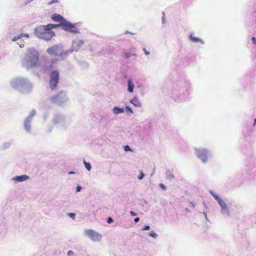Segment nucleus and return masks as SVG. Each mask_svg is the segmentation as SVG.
I'll list each match as a JSON object with an SVG mask.
<instances>
[{
	"instance_id": "nucleus-31",
	"label": "nucleus",
	"mask_w": 256,
	"mask_h": 256,
	"mask_svg": "<svg viewBox=\"0 0 256 256\" xmlns=\"http://www.w3.org/2000/svg\"><path fill=\"white\" fill-rule=\"evenodd\" d=\"M74 254V252H73L72 250H69L68 252V256H71L72 254Z\"/></svg>"
},
{
	"instance_id": "nucleus-24",
	"label": "nucleus",
	"mask_w": 256,
	"mask_h": 256,
	"mask_svg": "<svg viewBox=\"0 0 256 256\" xmlns=\"http://www.w3.org/2000/svg\"><path fill=\"white\" fill-rule=\"evenodd\" d=\"M113 222V220L112 218L110 217H109L108 218V220H107V222L108 224H110L111 222Z\"/></svg>"
},
{
	"instance_id": "nucleus-17",
	"label": "nucleus",
	"mask_w": 256,
	"mask_h": 256,
	"mask_svg": "<svg viewBox=\"0 0 256 256\" xmlns=\"http://www.w3.org/2000/svg\"><path fill=\"white\" fill-rule=\"evenodd\" d=\"M190 40L192 42H197L200 41V38H196V37H193L192 36V35L190 36Z\"/></svg>"
},
{
	"instance_id": "nucleus-16",
	"label": "nucleus",
	"mask_w": 256,
	"mask_h": 256,
	"mask_svg": "<svg viewBox=\"0 0 256 256\" xmlns=\"http://www.w3.org/2000/svg\"><path fill=\"white\" fill-rule=\"evenodd\" d=\"M84 165L85 168H86V169L90 171V170H91L90 164V163H88V162H86V161H84Z\"/></svg>"
},
{
	"instance_id": "nucleus-26",
	"label": "nucleus",
	"mask_w": 256,
	"mask_h": 256,
	"mask_svg": "<svg viewBox=\"0 0 256 256\" xmlns=\"http://www.w3.org/2000/svg\"><path fill=\"white\" fill-rule=\"evenodd\" d=\"M160 187L163 190H166V187L165 186L162 184H160Z\"/></svg>"
},
{
	"instance_id": "nucleus-18",
	"label": "nucleus",
	"mask_w": 256,
	"mask_h": 256,
	"mask_svg": "<svg viewBox=\"0 0 256 256\" xmlns=\"http://www.w3.org/2000/svg\"><path fill=\"white\" fill-rule=\"evenodd\" d=\"M131 56V54L129 52H124V56L126 58H128Z\"/></svg>"
},
{
	"instance_id": "nucleus-11",
	"label": "nucleus",
	"mask_w": 256,
	"mask_h": 256,
	"mask_svg": "<svg viewBox=\"0 0 256 256\" xmlns=\"http://www.w3.org/2000/svg\"><path fill=\"white\" fill-rule=\"evenodd\" d=\"M213 196L215 198V199L218 201V202L222 208H226V204L222 199H221L220 197H218L217 196L214 194Z\"/></svg>"
},
{
	"instance_id": "nucleus-27",
	"label": "nucleus",
	"mask_w": 256,
	"mask_h": 256,
	"mask_svg": "<svg viewBox=\"0 0 256 256\" xmlns=\"http://www.w3.org/2000/svg\"><path fill=\"white\" fill-rule=\"evenodd\" d=\"M20 38V36H14L13 38H12V41H16L17 40H18Z\"/></svg>"
},
{
	"instance_id": "nucleus-1",
	"label": "nucleus",
	"mask_w": 256,
	"mask_h": 256,
	"mask_svg": "<svg viewBox=\"0 0 256 256\" xmlns=\"http://www.w3.org/2000/svg\"><path fill=\"white\" fill-rule=\"evenodd\" d=\"M58 24H50L46 26H40L36 28L37 36L46 40H50L55 36V33L52 30V28H58Z\"/></svg>"
},
{
	"instance_id": "nucleus-38",
	"label": "nucleus",
	"mask_w": 256,
	"mask_h": 256,
	"mask_svg": "<svg viewBox=\"0 0 256 256\" xmlns=\"http://www.w3.org/2000/svg\"><path fill=\"white\" fill-rule=\"evenodd\" d=\"M68 174H74V172H68Z\"/></svg>"
},
{
	"instance_id": "nucleus-23",
	"label": "nucleus",
	"mask_w": 256,
	"mask_h": 256,
	"mask_svg": "<svg viewBox=\"0 0 256 256\" xmlns=\"http://www.w3.org/2000/svg\"><path fill=\"white\" fill-rule=\"evenodd\" d=\"M144 176V174H143V172H140V174L138 176V179L139 180H142Z\"/></svg>"
},
{
	"instance_id": "nucleus-8",
	"label": "nucleus",
	"mask_w": 256,
	"mask_h": 256,
	"mask_svg": "<svg viewBox=\"0 0 256 256\" xmlns=\"http://www.w3.org/2000/svg\"><path fill=\"white\" fill-rule=\"evenodd\" d=\"M64 96H65L64 94H63L62 92H60L52 97L50 99V100L53 104H59L62 102Z\"/></svg>"
},
{
	"instance_id": "nucleus-40",
	"label": "nucleus",
	"mask_w": 256,
	"mask_h": 256,
	"mask_svg": "<svg viewBox=\"0 0 256 256\" xmlns=\"http://www.w3.org/2000/svg\"><path fill=\"white\" fill-rule=\"evenodd\" d=\"M170 176H172V178H174V176L172 174H170Z\"/></svg>"
},
{
	"instance_id": "nucleus-32",
	"label": "nucleus",
	"mask_w": 256,
	"mask_h": 256,
	"mask_svg": "<svg viewBox=\"0 0 256 256\" xmlns=\"http://www.w3.org/2000/svg\"><path fill=\"white\" fill-rule=\"evenodd\" d=\"M252 40L253 41L254 44H256V38H255V37H252Z\"/></svg>"
},
{
	"instance_id": "nucleus-35",
	"label": "nucleus",
	"mask_w": 256,
	"mask_h": 256,
	"mask_svg": "<svg viewBox=\"0 0 256 256\" xmlns=\"http://www.w3.org/2000/svg\"><path fill=\"white\" fill-rule=\"evenodd\" d=\"M140 220V218L137 217L134 218V221L135 222H138Z\"/></svg>"
},
{
	"instance_id": "nucleus-28",
	"label": "nucleus",
	"mask_w": 256,
	"mask_h": 256,
	"mask_svg": "<svg viewBox=\"0 0 256 256\" xmlns=\"http://www.w3.org/2000/svg\"><path fill=\"white\" fill-rule=\"evenodd\" d=\"M20 37L26 36V37L28 38L29 36H28V34H22L20 35Z\"/></svg>"
},
{
	"instance_id": "nucleus-36",
	"label": "nucleus",
	"mask_w": 256,
	"mask_h": 256,
	"mask_svg": "<svg viewBox=\"0 0 256 256\" xmlns=\"http://www.w3.org/2000/svg\"><path fill=\"white\" fill-rule=\"evenodd\" d=\"M32 0H28V2H25V4H26L28 3V2H32Z\"/></svg>"
},
{
	"instance_id": "nucleus-29",
	"label": "nucleus",
	"mask_w": 256,
	"mask_h": 256,
	"mask_svg": "<svg viewBox=\"0 0 256 256\" xmlns=\"http://www.w3.org/2000/svg\"><path fill=\"white\" fill-rule=\"evenodd\" d=\"M126 109L128 111L130 112L131 113H133V111L132 110V108H130L129 107H126Z\"/></svg>"
},
{
	"instance_id": "nucleus-3",
	"label": "nucleus",
	"mask_w": 256,
	"mask_h": 256,
	"mask_svg": "<svg viewBox=\"0 0 256 256\" xmlns=\"http://www.w3.org/2000/svg\"><path fill=\"white\" fill-rule=\"evenodd\" d=\"M27 56L28 62L31 66H34L38 62L39 54L36 50L33 48L28 49Z\"/></svg>"
},
{
	"instance_id": "nucleus-30",
	"label": "nucleus",
	"mask_w": 256,
	"mask_h": 256,
	"mask_svg": "<svg viewBox=\"0 0 256 256\" xmlns=\"http://www.w3.org/2000/svg\"><path fill=\"white\" fill-rule=\"evenodd\" d=\"M143 50L146 55H148L150 54L149 52L146 50V48H144Z\"/></svg>"
},
{
	"instance_id": "nucleus-20",
	"label": "nucleus",
	"mask_w": 256,
	"mask_h": 256,
	"mask_svg": "<svg viewBox=\"0 0 256 256\" xmlns=\"http://www.w3.org/2000/svg\"><path fill=\"white\" fill-rule=\"evenodd\" d=\"M124 150L126 152L130 151L131 150V149L130 147L128 146H126L124 147Z\"/></svg>"
},
{
	"instance_id": "nucleus-15",
	"label": "nucleus",
	"mask_w": 256,
	"mask_h": 256,
	"mask_svg": "<svg viewBox=\"0 0 256 256\" xmlns=\"http://www.w3.org/2000/svg\"><path fill=\"white\" fill-rule=\"evenodd\" d=\"M112 112L114 114H118L120 113H122L124 112V110L123 108L114 107L113 108Z\"/></svg>"
},
{
	"instance_id": "nucleus-6",
	"label": "nucleus",
	"mask_w": 256,
	"mask_h": 256,
	"mask_svg": "<svg viewBox=\"0 0 256 256\" xmlns=\"http://www.w3.org/2000/svg\"><path fill=\"white\" fill-rule=\"evenodd\" d=\"M84 41L80 40H77L72 42V50H68L64 52V54L67 56L71 54L72 52H77L84 44Z\"/></svg>"
},
{
	"instance_id": "nucleus-19",
	"label": "nucleus",
	"mask_w": 256,
	"mask_h": 256,
	"mask_svg": "<svg viewBox=\"0 0 256 256\" xmlns=\"http://www.w3.org/2000/svg\"><path fill=\"white\" fill-rule=\"evenodd\" d=\"M150 235L152 238H156L157 236V234L154 232H150Z\"/></svg>"
},
{
	"instance_id": "nucleus-34",
	"label": "nucleus",
	"mask_w": 256,
	"mask_h": 256,
	"mask_svg": "<svg viewBox=\"0 0 256 256\" xmlns=\"http://www.w3.org/2000/svg\"><path fill=\"white\" fill-rule=\"evenodd\" d=\"M81 190V187L80 186H76V192H80Z\"/></svg>"
},
{
	"instance_id": "nucleus-14",
	"label": "nucleus",
	"mask_w": 256,
	"mask_h": 256,
	"mask_svg": "<svg viewBox=\"0 0 256 256\" xmlns=\"http://www.w3.org/2000/svg\"><path fill=\"white\" fill-rule=\"evenodd\" d=\"M134 85L130 79L128 80V91L132 92L134 91Z\"/></svg>"
},
{
	"instance_id": "nucleus-25",
	"label": "nucleus",
	"mask_w": 256,
	"mask_h": 256,
	"mask_svg": "<svg viewBox=\"0 0 256 256\" xmlns=\"http://www.w3.org/2000/svg\"><path fill=\"white\" fill-rule=\"evenodd\" d=\"M150 229V226H146L143 228V230H149Z\"/></svg>"
},
{
	"instance_id": "nucleus-21",
	"label": "nucleus",
	"mask_w": 256,
	"mask_h": 256,
	"mask_svg": "<svg viewBox=\"0 0 256 256\" xmlns=\"http://www.w3.org/2000/svg\"><path fill=\"white\" fill-rule=\"evenodd\" d=\"M68 216L73 220L75 218L76 214L74 213H70L68 214Z\"/></svg>"
},
{
	"instance_id": "nucleus-7",
	"label": "nucleus",
	"mask_w": 256,
	"mask_h": 256,
	"mask_svg": "<svg viewBox=\"0 0 256 256\" xmlns=\"http://www.w3.org/2000/svg\"><path fill=\"white\" fill-rule=\"evenodd\" d=\"M86 234L93 240L98 241L102 238V236L93 230H89L86 231Z\"/></svg>"
},
{
	"instance_id": "nucleus-39",
	"label": "nucleus",
	"mask_w": 256,
	"mask_h": 256,
	"mask_svg": "<svg viewBox=\"0 0 256 256\" xmlns=\"http://www.w3.org/2000/svg\"><path fill=\"white\" fill-rule=\"evenodd\" d=\"M256 124V118L254 119V125H255Z\"/></svg>"
},
{
	"instance_id": "nucleus-22",
	"label": "nucleus",
	"mask_w": 256,
	"mask_h": 256,
	"mask_svg": "<svg viewBox=\"0 0 256 256\" xmlns=\"http://www.w3.org/2000/svg\"><path fill=\"white\" fill-rule=\"evenodd\" d=\"M58 2V0H52L50 2H48V4H52L54 2Z\"/></svg>"
},
{
	"instance_id": "nucleus-13",
	"label": "nucleus",
	"mask_w": 256,
	"mask_h": 256,
	"mask_svg": "<svg viewBox=\"0 0 256 256\" xmlns=\"http://www.w3.org/2000/svg\"><path fill=\"white\" fill-rule=\"evenodd\" d=\"M130 102L132 104L135 106L136 107H141L142 104L138 99L137 98L134 97L133 99H132Z\"/></svg>"
},
{
	"instance_id": "nucleus-9",
	"label": "nucleus",
	"mask_w": 256,
	"mask_h": 256,
	"mask_svg": "<svg viewBox=\"0 0 256 256\" xmlns=\"http://www.w3.org/2000/svg\"><path fill=\"white\" fill-rule=\"evenodd\" d=\"M198 156L204 162H206L208 158V152L205 149L199 150L198 152Z\"/></svg>"
},
{
	"instance_id": "nucleus-5",
	"label": "nucleus",
	"mask_w": 256,
	"mask_h": 256,
	"mask_svg": "<svg viewBox=\"0 0 256 256\" xmlns=\"http://www.w3.org/2000/svg\"><path fill=\"white\" fill-rule=\"evenodd\" d=\"M47 52L52 56H65L64 52H62L60 46L58 45H56L48 48L46 50Z\"/></svg>"
},
{
	"instance_id": "nucleus-12",
	"label": "nucleus",
	"mask_w": 256,
	"mask_h": 256,
	"mask_svg": "<svg viewBox=\"0 0 256 256\" xmlns=\"http://www.w3.org/2000/svg\"><path fill=\"white\" fill-rule=\"evenodd\" d=\"M29 177L26 175H22L20 176H16L14 178V180L18 182H23L28 180Z\"/></svg>"
},
{
	"instance_id": "nucleus-2",
	"label": "nucleus",
	"mask_w": 256,
	"mask_h": 256,
	"mask_svg": "<svg viewBox=\"0 0 256 256\" xmlns=\"http://www.w3.org/2000/svg\"><path fill=\"white\" fill-rule=\"evenodd\" d=\"M52 20L58 22V27H62L66 31L74 34L78 33L79 32L76 27V24H72L66 21L64 17H52Z\"/></svg>"
},
{
	"instance_id": "nucleus-33",
	"label": "nucleus",
	"mask_w": 256,
	"mask_h": 256,
	"mask_svg": "<svg viewBox=\"0 0 256 256\" xmlns=\"http://www.w3.org/2000/svg\"><path fill=\"white\" fill-rule=\"evenodd\" d=\"M130 214L132 216H136V214L133 211H130Z\"/></svg>"
},
{
	"instance_id": "nucleus-10",
	"label": "nucleus",
	"mask_w": 256,
	"mask_h": 256,
	"mask_svg": "<svg viewBox=\"0 0 256 256\" xmlns=\"http://www.w3.org/2000/svg\"><path fill=\"white\" fill-rule=\"evenodd\" d=\"M26 82L22 78H18L12 82V85L14 88H18L19 86H23L25 84Z\"/></svg>"
},
{
	"instance_id": "nucleus-4",
	"label": "nucleus",
	"mask_w": 256,
	"mask_h": 256,
	"mask_svg": "<svg viewBox=\"0 0 256 256\" xmlns=\"http://www.w3.org/2000/svg\"><path fill=\"white\" fill-rule=\"evenodd\" d=\"M59 82V74L57 70H53L50 74L49 84L50 88L54 90L56 88Z\"/></svg>"
},
{
	"instance_id": "nucleus-37",
	"label": "nucleus",
	"mask_w": 256,
	"mask_h": 256,
	"mask_svg": "<svg viewBox=\"0 0 256 256\" xmlns=\"http://www.w3.org/2000/svg\"><path fill=\"white\" fill-rule=\"evenodd\" d=\"M52 16H60V14H54Z\"/></svg>"
}]
</instances>
